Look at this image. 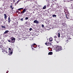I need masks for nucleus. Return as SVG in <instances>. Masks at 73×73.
I'll list each match as a JSON object with an SVG mask.
<instances>
[{
	"instance_id": "1",
	"label": "nucleus",
	"mask_w": 73,
	"mask_h": 73,
	"mask_svg": "<svg viewBox=\"0 0 73 73\" xmlns=\"http://www.w3.org/2000/svg\"><path fill=\"white\" fill-rule=\"evenodd\" d=\"M49 41V42L47 41L45 43L46 45L47 46H49L51 47V48H53V46L51 44V42L52 41H53V38L52 37L50 38Z\"/></svg>"
},
{
	"instance_id": "2",
	"label": "nucleus",
	"mask_w": 73,
	"mask_h": 73,
	"mask_svg": "<svg viewBox=\"0 0 73 73\" xmlns=\"http://www.w3.org/2000/svg\"><path fill=\"white\" fill-rule=\"evenodd\" d=\"M56 50L57 51H60V50H62V47L61 46H58L56 47Z\"/></svg>"
},
{
	"instance_id": "3",
	"label": "nucleus",
	"mask_w": 73,
	"mask_h": 73,
	"mask_svg": "<svg viewBox=\"0 0 73 73\" xmlns=\"http://www.w3.org/2000/svg\"><path fill=\"white\" fill-rule=\"evenodd\" d=\"M37 45H36V44H35V43H33L31 45V48H32V50H34V48H32L33 47L35 48H36V47H37Z\"/></svg>"
},
{
	"instance_id": "4",
	"label": "nucleus",
	"mask_w": 73,
	"mask_h": 73,
	"mask_svg": "<svg viewBox=\"0 0 73 73\" xmlns=\"http://www.w3.org/2000/svg\"><path fill=\"white\" fill-rule=\"evenodd\" d=\"M10 39L12 40L11 41V43H14V42H15V38L12 37L10 38Z\"/></svg>"
},
{
	"instance_id": "5",
	"label": "nucleus",
	"mask_w": 73,
	"mask_h": 73,
	"mask_svg": "<svg viewBox=\"0 0 73 73\" xmlns=\"http://www.w3.org/2000/svg\"><path fill=\"white\" fill-rule=\"evenodd\" d=\"M9 53L8 54L9 56H11L13 53V51L12 50H9Z\"/></svg>"
},
{
	"instance_id": "6",
	"label": "nucleus",
	"mask_w": 73,
	"mask_h": 73,
	"mask_svg": "<svg viewBox=\"0 0 73 73\" xmlns=\"http://www.w3.org/2000/svg\"><path fill=\"white\" fill-rule=\"evenodd\" d=\"M11 21V18H10V16H9L8 18V22L9 23H10Z\"/></svg>"
},
{
	"instance_id": "7",
	"label": "nucleus",
	"mask_w": 73,
	"mask_h": 73,
	"mask_svg": "<svg viewBox=\"0 0 73 73\" xmlns=\"http://www.w3.org/2000/svg\"><path fill=\"white\" fill-rule=\"evenodd\" d=\"M34 23H36V24H38V23H39V22H38V21L37 20H35L34 21Z\"/></svg>"
},
{
	"instance_id": "8",
	"label": "nucleus",
	"mask_w": 73,
	"mask_h": 73,
	"mask_svg": "<svg viewBox=\"0 0 73 73\" xmlns=\"http://www.w3.org/2000/svg\"><path fill=\"white\" fill-rule=\"evenodd\" d=\"M4 19H5V20H6V19H7V15L5 14H4Z\"/></svg>"
},
{
	"instance_id": "9",
	"label": "nucleus",
	"mask_w": 73,
	"mask_h": 73,
	"mask_svg": "<svg viewBox=\"0 0 73 73\" xmlns=\"http://www.w3.org/2000/svg\"><path fill=\"white\" fill-rule=\"evenodd\" d=\"M27 11V10L26 9H24V10H23L22 11L23 14L25 12Z\"/></svg>"
},
{
	"instance_id": "10",
	"label": "nucleus",
	"mask_w": 73,
	"mask_h": 73,
	"mask_svg": "<svg viewBox=\"0 0 73 73\" xmlns=\"http://www.w3.org/2000/svg\"><path fill=\"white\" fill-rule=\"evenodd\" d=\"M53 54V52H50L48 53V55H52Z\"/></svg>"
},
{
	"instance_id": "11",
	"label": "nucleus",
	"mask_w": 73,
	"mask_h": 73,
	"mask_svg": "<svg viewBox=\"0 0 73 73\" xmlns=\"http://www.w3.org/2000/svg\"><path fill=\"white\" fill-rule=\"evenodd\" d=\"M1 28H5V29L6 28V27H5V26L4 25L3 26V25H2L1 26Z\"/></svg>"
},
{
	"instance_id": "12",
	"label": "nucleus",
	"mask_w": 73,
	"mask_h": 73,
	"mask_svg": "<svg viewBox=\"0 0 73 73\" xmlns=\"http://www.w3.org/2000/svg\"><path fill=\"white\" fill-rule=\"evenodd\" d=\"M9 31L8 30H7L6 31H5L4 33V34H5L6 33H8L9 32Z\"/></svg>"
},
{
	"instance_id": "13",
	"label": "nucleus",
	"mask_w": 73,
	"mask_h": 73,
	"mask_svg": "<svg viewBox=\"0 0 73 73\" xmlns=\"http://www.w3.org/2000/svg\"><path fill=\"white\" fill-rule=\"evenodd\" d=\"M48 12H52V10H51V8H50L48 10Z\"/></svg>"
},
{
	"instance_id": "14",
	"label": "nucleus",
	"mask_w": 73,
	"mask_h": 73,
	"mask_svg": "<svg viewBox=\"0 0 73 73\" xmlns=\"http://www.w3.org/2000/svg\"><path fill=\"white\" fill-rule=\"evenodd\" d=\"M46 5L44 6L42 8L43 9H45L46 8Z\"/></svg>"
},
{
	"instance_id": "15",
	"label": "nucleus",
	"mask_w": 73,
	"mask_h": 73,
	"mask_svg": "<svg viewBox=\"0 0 73 73\" xmlns=\"http://www.w3.org/2000/svg\"><path fill=\"white\" fill-rule=\"evenodd\" d=\"M69 40H70V39H67L66 40V42L68 43V42H69Z\"/></svg>"
},
{
	"instance_id": "16",
	"label": "nucleus",
	"mask_w": 73,
	"mask_h": 73,
	"mask_svg": "<svg viewBox=\"0 0 73 73\" xmlns=\"http://www.w3.org/2000/svg\"><path fill=\"white\" fill-rule=\"evenodd\" d=\"M20 1H21L20 0H19L18 1H17V2L16 3V4H18V3H19V2H20Z\"/></svg>"
},
{
	"instance_id": "17",
	"label": "nucleus",
	"mask_w": 73,
	"mask_h": 73,
	"mask_svg": "<svg viewBox=\"0 0 73 73\" xmlns=\"http://www.w3.org/2000/svg\"><path fill=\"white\" fill-rule=\"evenodd\" d=\"M10 8H11V9H13V8H14V7H12V5H11V6L10 7Z\"/></svg>"
},
{
	"instance_id": "18",
	"label": "nucleus",
	"mask_w": 73,
	"mask_h": 73,
	"mask_svg": "<svg viewBox=\"0 0 73 73\" xmlns=\"http://www.w3.org/2000/svg\"><path fill=\"white\" fill-rule=\"evenodd\" d=\"M2 43L3 44V43H4V41H3V42H2V40H1V42L0 41V44H2Z\"/></svg>"
},
{
	"instance_id": "19",
	"label": "nucleus",
	"mask_w": 73,
	"mask_h": 73,
	"mask_svg": "<svg viewBox=\"0 0 73 73\" xmlns=\"http://www.w3.org/2000/svg\"><path fill=\"white\" fill-rule=\"evenodd\" d=\"M58 37H60V33H58Z\"/></svg>"
},
{
	"instance_id": "20",
	"label": "nucleus",
	"mask_w": 73,
	"mask_h": 73,
	"mask_svg": "<svg viewBox=\"0 0 73 73\" xmlns=\"http://www.w3.org/2000/svg\"><path fill=\"white\" fill-rule=\"evenodd\" d=\"M21 21H24V19H23V18L21 19Z\"/></svg>"
},
{
	"instance_id": "21",
	"label": "nucleus",
	"mask_w": 73,
	"mask_h": 73,
	"mask_svg": "<svg viewBox=\"0 0 73 73\" xmlns=\"http://www.w3.org/2000/svg\"><path fill=\"white\" fill-rule=\"evenodd\" d=\"M56 16H57L55 15H52V17H56Z\"/></svg>"
},
{
	"instance_id": "22",
	"label": "nucleus",
	"mask_w": 73,
	"mask_h": 73,
	"mask_svg": "<svg viewBox=\"0 0 73 73\" xmlns=\"http://www.w3.org/2000/svg\"><path fill=\"white\" fill-rule=\"evenodd\" d=\"M29 30L30 31H31L32 30V28H30Z\"/></svg>"
},
{
	"instance_id": "23",
	"label": "nucleus",
	"mask_w": 73,
	"mask_h": 73,
	"mask_svg": "<svg viewBox=\"0 0 73 73\" xmlns=\"http://www.w3.org/2000/svg\"><path fill=\"white\" fill-rule=\"evenodd\" d=\"M28 19H29V18H28V17H26L25 18V20H28Z\"/></svg>"
},
{
	"instance_id": "24",
	"label": "nucleus",
	"mask_w": 73,
	"mask_h": 73,
	"mask_svg": "<svg viewBox=\"0 0 73 73\" xmlns=\"http://www.w3.org/2000/svg\"><path fill=\"white\" fill-rule=\"evenodd\" d=\"M42 28H44V25H42Z\"/></svg>"
},
{
	"instance_id": "25",
	"label": "nucleus",
	"mask_w": 73,
	"mask_h": 73,
	"mask_svg": "<svg viewBox=\"0 0 73 73\" xmlns=\"http://www.w3.org/2000/svg\"><path fill=\"white\" fill-rule=\"evenodd\" d=\"M13 25H15V26H16V23H13Z\"/></svg>"
},
{
	"instance_id": "26",
	"label": "nucleus",
	"mask_w": 73,
	"mask_h": 73,
	"mask_svg": "<svg viewBox=\"0 0 73 73\" xmlns=\"http://www.w3.org/2000/svg\"><path fill=\"white\" fill-rule=\"evenodd\" d=\"M11 41H12V40H8L9 42H11Z\"/></svg>"
},
{
	"instance_id": "27",
	"label": "nucleus",
	"mask_w": 73,
	"mask_h": 73,
	"mask_svg": "<svg viewBox=\"0 0 73 73\" xmlns=\"http://www.w3.org/2000/svg\"><path fill=\"white\" fill-rule=\"evenodd\" d=\"M5 52H6V53L7 54V53H8V52L7 51V50H5Z\"/></svg>"
},
{
	"instance_id": "28",
	"label": "nucleus",
	"mask_w": 73,
	"mask_h": 73,
	"mask_svg": "<svg viewBox=\"0 0 73 73\" xmlns=\"http://www.w3.org/2000/svg\"><path fill=\"white\" fill-rule=\"evenodd\" d=\"M54 38H57V36H54Z\"/></svg>"
},
{
	"instance_id": "29",
	"label": "nucleus",
	"mask_w": 73,
	"mask_h": 73,
	"mask_svg": "<svg viewBox=\"0 0 73 73\" xmlns=\"http://www.w3.org/2000/svg\"><path fill=\"white\" fill-rule=\"evenodd\" d=\"M20 10H21V9H23V8H21L19 9Z\"/></svg>"
},
{
	"instance_id": "30",
	"label": "nucleus",
	"mask_w": 73,
	"mask_h": 73,
	"mask_svg": "<svg viewBox=\"0 0 73 73\" xmlns=\"http://www.w3.org/2000/svg\"><path fill=\"white\" fill-rule=\"evenodd\" d=\"M66 17L67 19H68V17H67V16H66Z\"/></svg>"
},
{
	"instance_id": "31",
	"label": "nucleus",
	"mask_w": 73,
	"mask_h": 73,
	"mask_svg": "<svg viewBox=\"0 0 73 73\" xmlns=\"http://www.w3.org/2000/svg\"><path fill=\"white\" fill-rule=\"evenodd\" d=\"M64 1V2H66V0H63Z\"/></svg>"
},
{
	"instance_id": "32",
	"label": "nucleus",
	"mask_w": 73,
	"mask_h": 73,
	"mask_svg": "<svg viewBox=\"0 0 73 73\" xmlns=\"http://www.w3.org/2000/svg\"><path fill=\"white\" fill-rule=\"evenodd\" d=\"M22 13H23V12H21V11L20 13V14H21Z\"/></svg>"
},
{
	"instance_id": "33",
	"label": "nucleus",
	"mask_w": 73,
	"mask_h": 73,
	"mask_svg": "<svg viewBox=\"0 0 73 73\" xmlns=\"http://www.w3.org/2000/svg\"><path fill=\"white\" fill-rule=\"evenodd\" d=\"M9 50H11V48H9Z\"/></svg>"
},
{
	"instance_id": "34",
	"label": "nucleus",
	"mask_w": 73,
	"mask_h": 73,
	"mask_svg": "<svg viewBox=\"0 0 73 73\" xmlns=\"http://www.w3.org/2000/svg\"><path fill=\"white\" fill-rule=\"evenodd\" d=\"M20 10V9H18L17 10V11H19Z\"/></svg>"
},
{
	"instance_id": "35",
	"label": "nucleus",
	"mask_w": 73,
	"mask_h": 73,
	"mask_svg": "<svg viewBox=\"0 0 73 73\" xmlns=\"http://www.w3.org/2000/svg\"><path fill=\"white\" fill-rule=\"evenodd\" d=\"M16 12H17H17H19V11H16Z\"/></svg>"
},
{
	"instance_id": "36",
	"label": "nucleus",
	"mask_w": 73,
	"mask_h": 73,
	"mask_svg": "<svg viewBox=\"0 0 73 73\" xmlns=\"http://www.w3.org/2000/svg\"><path fill=\"white\" fill-rule=\"evenodd\" d=\"M1 46H2L0 45V48H1Z\"/></svg>"
},
{
	"instance_id": "37",
	"label": "nucleus",
	"mask_w": 73,
	"mask_h": 73,
	"mask_svg": "<svg viewBox=\"0 0 73 73\" xmlns=\"http://www.w3.org/2000/svg\"><path fill=\"white\" fill-rule=\"evenodd\" d=\"M13 1L14 3H15V1L14 0Z\"/></svg>"
},
{
	"instance_id": "38",
	"label": "nucleus",
	"mask_w": 73,
	"mask_h": 73,
	"mask_svg": "<svg viewBox=\"0 0 73 73\" xmlns=\"http://www.w3.org/2000/svg\"><path fill=\"white\" fill-rule=\"evenodd\" d=\"M4 52V50L3 51V50H2V52Z\"/></svg>"
},
{
	"instance_id": "39",
	"label": "nucleus",
	"mask_w": 73,
	"mask_h": 73,
	"mask_svg": "<svg viewBox=\"0 0 73 73\" xmlns=\"http://www.w3.org/2000/svg\"><path fill=\"white\" fill-rule=\"evenodd\" d=\"M70 1H73V0H70Z\"/></svg>"
},
{
	"instance_id": "40",
	"label": "nucleus",
	"mask_w": 73,
	"mask_h": 73,
	"mask_svg": "<svg viewBox=\"0 0 73 73\" xmlns=\"http://www.w3.org/2000/svg\"><path fill=\"white\" fill-rule=\"evenodd\" d=\"M19 12V13H20V12Z\"/></svg>"
},
{
	"instance_id": "41",
	"label": "nucleus",
	"mask_w": 73,
	"mask_h": 73,
	"mask_svg": "<svg viewBox=\"0 0 73 73\" xmlns=\"http://www.w3.org/2000/svg\"><path fill=\"white\" fill-rule=\"evenodd\" d=\"M68 1V2H69V1Z\"/></svg>"
},
{
	"instance_id": "42",
	"label": "nucleus",
	"mask_w": 73,
	"mask_h": 73,
	"mask_svg": "<svg viewBox=\"0 0 73 73\" xmlns=\"http://www.w3.org/2000/svg\"><path fill=\"white\" fill-rule=\"evenodd\" d=\"M49 48H50V47H49Z\"/></svg>"
}]
</instances>
